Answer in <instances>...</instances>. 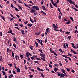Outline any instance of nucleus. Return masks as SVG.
I'll use <instances>...</instances> for the list:
<instances>
[{
    "instance_id": "ea45409f",
    "label": "nucleus",
    "mask_w": 78,
    "mask_h": 78,
    "mask_svg": "<svg viewBox=\"0 0 78 78\" xmlns=\"http://www.w3.org/2000/svg\"><path fill=\"white\" fill-rule=\"evenodd\" d=\"M71 38V36H68V39L69 40H70Z\"/></svg>"
},
{
    "instance_id": "f257e3e1",
    "label": "nucleus",
    "mask_w": 78,
    "mask_h": 78,
    "mask_svg": "<svg viewBox=\"0 0 78 78\" xmlns=\"http://www.w3.org/2000/svg\"><path fill=\"white\" fill-rule=\"evenodd\" d=\"M53 26L54 28V30H55V31H59V30L56 29V28H58V27H57L56 26V25H55V24H53Z\"/></svg>"
},
{
    "instance_id": "9d476101",
    "label": "nucleus",
    "mask_w": 78,
    "mask_h": 78,
    "mask_svg": "<svg viewBox=\"0 0 78 78\" xmlns=\"http://www.w3.org/2000/svg\"><path fill=\"white\" fill-rule=\"evenodd\" d=\"M21 31L23 35H24V30H21Z\"/></svg>"
},
{
    "instance_id": "de8ad7c7",
    "label": "nucleus",
    "mask_w": 78,
    "mask_h": 78,
    "mask_svg": "<svg viewBox=\"0 0 78 78\" xmlns=\"http://www.w3.org/2000/svg\"><path fill=\"white\" fill-rule=\"evenodd\" d=\"M13 47H15L16 48V44H13Z\"/></svg>"
},
{
    "instance_id": "4d7b16f0",
    "label": "nucleus",
    "mask_w": 78,
    "mask_h": 78,
    "mask_svg": "<svg viewBox=\"0 0 78 78\" xmlns=\"http://www.w3.org/2000/svg\"><path fill=\"white\" fill-rule=\"evenodd\" d=\"M50 51H51V53H53V51L51 50V48H50Z\"/></svg>"
},
{
    "instance_id": "3c124183",
    "label": "nucleus",
    "mask_w": 78,
    "mask_h": 78,
    "mask_svg": "<svg viewBox=\"0 0 78 78\" xmlns=\"http://www.w3.org/2000/svg\"><path fill=\"white\" fill-rule=\"evenodd\" d=\"M59 64L60 66V67H62V64H61V63H59Z\"/></svg>"
},
{
    "instance_id": "ddd939ff",
    "label": "nucleus",
    "mask_w": 78,
    "mask_h": 78,
    "mask_svg": "<svg viewBox=\"0 0 78 78\" xmlns=\"http://www.w3.org/2000/svg\"><path fill=\"white\" fill-rule=\"evenodd\" d=\"M13 39H14V42H17V40L16 39V37H13Z\"/></svg>"
},
{
    "instance_id": "052dcab7",
    "label": "nucleus",
    "mask_w": 78,
    "mask_h": 78,
    "mask_svg": "<svg viewBox=\"0 0 78 78\" xmlns=\"http://www.w3.org/2000/svg\"><path fill=\"white\" fill-rule=\"evenodd\" d=\"M30 70H31L32 72H34V69H30Z\"/></svg>"
},
{
    "instance_id": "7ed1b4c3",
    "label": "nucleus",
    "mask_w": 78,
    "mask_h": 78,
    "mask_svg": "<svg viewBox=\"0 0 78 78\" xmlns=\"http://www.w3.org/2000/svg\"><path fill=\"white\" fill-rule=\"evenodd\" d=\"M30 12L32 13H34V12H35V9H31V10L30 11Z\"/></svg>"
},
{
    "instance_id": "bb28decb",
    "label": "nucleus",
    "mask_w": 78,
    "mask_h": 78,
    "mask_svg": "<svg viewBox=\"0 0 78 78\" xmlns=\"http://www.w3.org/2000/svg\"><path fill=\"white\" fill-rule=\"evenodd\" d=\"M50 6L51 7V8L52 9L53 8V6H52V5H51V3H50Z\"/></svg>"
},
{
    "instance_id": "c756f323",
    "label": "nucleus",
    "mask_w": 78,
    "mask_h": 78,
    "mask_svg": "<svg viewBox=\"0 0 78 78\" xmlns=\"http://www.w3.org/2000/svg\"><path fill=\"white\" fill-rule=\"evenodd\" d=\"M74 9H75V11H78V10L77 9H76V8H74L73 7H72Z\"/></svg>"
},
{
    "instance_id": "a19ab883",
    "label": "nucleus",
    "mask_w": 78,
    "mask_h": 78,
    "mask_svg": "<svg viewBox=\"0 0 78 78\" xmlns=\"http://www.w3.org/2000/svg\"><path fill=\"white\" fill-rule=\"evenodd\" d=\"M51 2L52 4H53V5H54V4H55V3H54V2H53V0H51Z\"/></svg>"
},
{
    "instance_id": "f3484780",
    "label": "nucleus",
    "mask_w": 78,
    "mask_h": 78,
    "mask_svg": "<svg viewBox=\"0 0 78 78\" xmlns=\"http://www.w3.org/2000/svg\"><path fill=\"white\" fill-rule=\"evenodd\" d=\"M58 50L61 52L62 53H64V51H62V50H61V49H59Z\"/></svg>"
},
{
    "instance_id": "0e129e2a",
    "label": "nucleus",
    "mask_w": 78,
    "mask_h": 78,
    "mask_svg": "<svg viewBox=\"0 0 78 78\" xmlns=\"http://www.w3.org/2000/svg\"><path fill=\"white\" fill-rule=\"evenodd\" d=\"M69 60H70V61H72V59H71V58H70L69 57H68V58Z\"/></svg>"
},
{
    "instance_id": "c03bdc74",
    "label": "nucleus",
    "mask_w": 78,
    "mask_h": 78,
    "mask_svg": "<svg viewBox=\"0 0 78 78\" xmlns=\"http://www.w3.org/2000/svg\"><path fill=\"white\" fill-rule=\"evenodd\" d=\"M57 73H58V75L59 76H60L61 75V74L60 73H59L57 72Z\"/></svg>"
},
{
    "instance_id": "f8f14e48",
    "label": "nucleus",
    "mask_w": 78,
    "mask_h": 78,
    "mask_svg": "<svg viewBox=\"0 0 78 78\" xmlns=\"http://www.w3.org/2000/svg\"><path fill=\"white\" fill-rule=\"evenodd\" d=\"M2 18L4 21H5V18L4 17V16H1Z\"/></svg>"
},
{
    "instance_id": "a211bd4d",
    "label": "nucleus",
    "mask_w": 78,
    "mask_h": 78,
    "mask_svg": "<svg viewBox=\"0 0 78 78\" xmlns=\"http://www.w3.org/2000/svg\"><path fill=\"white\" fill-rule=\"evenodd\" d=\"M73 53H74V54H75V55H77L78 53H76V52H75V51H73Z\"/></svg>"
},
{
    "instance_id": "a878e982",
    "label": "nucleus",
    "mask_w": 78,
    "mask_h": 78,
    "mask_svg": "<svg viewBox=\"0 0 78 78\" xmlns=\"http://www.w3.org/2000/svg\"><path fill=\"white\" fill-rule=\"evenodd\" d=\"M34 62L35 63H37V64H39V62H38V61H34Z\"/></svg>"
},
{
    "instance_id": "e433bc0d",
    "label": "nucleus",
    "mask_w": 78,
    "mask_h": 78,
    "mask_svg": "<svg viewBox=\"0 0 78 78\" xmlns=\"http://www.w3.org/2000/svg\"><path fill=\"white\" fill-rule=\"evenodd\" d=\"M36 59H37V60H38V61H41V59L39 58H37Z\"/></svg>"
},
{
    "instance_id": "09e8293b",
    "label": "nucleus",
    "mask_w": 78,
    "mask_h": 78,
    "mask_svg": "<svg viewBox=\"0 0 78 78\" xmlns=\"http://www.w3.org/2000/svg\"><path fill=\"white\" fill-rule=\"evenodd\" d=\"M12 73L14 74H15L16 75V72H15V71H13L12 72Z\"/></svg>"
},
{
    "instance_id": "6e6552de",
    "label": "nucleus",
    "mask_w": 78,
    "mask_h": 78,
    "mask_svg": "<svg viewBox=\"0 0 78 78\" xmlns=\"http://www.w3.org/2000/svg\"><path fill=\"white\" fill-rule=\"evenodd\" d=\"M35 43L37 47H38L39 46V44H38V43H37L36 41H35Z\"/></svg>"
},
{
    "instance_id": "423d86ee",
    "label": "nucleus",
    "mask_w": 78,
    "mask_h": 78,
    "mask_svg": "<svg viewBox=\"0 0 78 78\" xmlns=\"http://www.w3.org/2000/svg\"><path fill=\"white\" fill-rule=\"evenodd\" d=\"M42 7L43 9V10H44V11H46V9H45V6H44V5L42 6Z\"/></svg>"
},
{
    "instance_id": "9b49d317",
    "label": "nucleus",
    "mask_w": 78,
    "mask_h": 78,
    "mask_svg": "<svg viewBox=\"0 0 78 78\" xmlns=\"http://www.w3.org/2000/svg\"><path fill=\"white\" fill-rule=\"evenodd\" d=\"M70 3H71V4H73V5H75V2H74L73 1L72 2V1Z\"/></svg>"
},
{
    "instance_id": "20e7f679",
    "label": "nucleus",
    "mask_w": 78,
    "mask_h": 78,
    "mask_svg": "<svg viewBox=\"0 0 78 78\" xmlns=\"http://www.w3.org/2000/svg\"><path fill=\"white\" fill-rule=\"evenodd\" d=\"M40 56H41V57H42L43 58H44V59H45V54H40Z\"/></svg>"
},
{
    "instance_id": "473e14b6",
    "label": "nucleus",
    "mask_w": 78,
    "mask_h": 78,
    "mask_svg": "<svg viewBox=\"0 0 78 78\" xmlns=\"http://www.w3.org/2000/svg\"><path fill=\"white\" fill-rule=\"evenodd\" d=\"M20 57L21 59H22V58H23V55H20Z\"/></svg>"
},
{
    "instance_id": "5701e85b",
    "label": "nucleus",
    "mask_w": 78,
    "mask_h": 78,
    "mask_svg": "<svg viewBox=\"0 0 78 78\" xmlns=\"http://www.w3.org/2000/svg\"><path fill=\"white\" fill-rule=\"evenodd\" d=\"M40 43L41 45H43V44H42V41L41 40V42H40Z\"/></svg>"
},
{
    "instance_id": "4468645a",
    "label": "nucleus",
    "mask_w": 78,
    "mask_h": 78,
    "mask_svg": "<svg viewBox=\"0 0 78 78\" xmlns=\"http://www.w3.org/2000/svg\"><path fill=\"white\" fill-rule=\"evenodd\" d=\"M41 12L42 14H44V15H46V13H45L44 11H41Z\"/></svg>"
},
{
    "instance_id": "393cba45",
    "label": "nucleus",
    "mask_w": 78,
    "mask_h": 78,
    "mask_svg": "<svg viewBox=\"0 0 78 78\" xmlns=\"http://www.w3.org/2000/svg\"><path fill=\"white\" fill-rule=\"evenodd\" d=\"M70 33V32H66L65 33V34H69Z\"/></svg>"
},
{
    "instance_id": "4be33fe9",
    "label": "nucleus",
    "mask_w": 78,
    "mask_h": 78,
    "mask_svg": "<svg viewBox=\"0 0 78 78\" xmlns=\"http://www.w3.org/2000/svg\"><path fill=\"white\" fill-rule=\"evenodd\" d=\"M63 46L64 48H67V47L66 46V44H64Z\"/></svg>"
},
{
    "instance_id": "cd10ccee",
    "label": "nucleus",
    "mask_w": 78,
    "mask_h": 78,
    "mask_svg": "<svg viewBox=\"0 0 78 78\" xmlns=\"http://www.w3.org/2000/svg\"><path fill=\"white\" fill-rule=\"evenodd\" d=\"M12 55L13 57H14V52H13V51L12 52Z\"/></svg>"
},
{
    "instance_id": "b1692460",
    "label": "nucleus",
    "mask_w": 78,
    "mask_h": 78,
    "mask_svg": "<svg viewBox=\"0 0 78 78\" xmlns=\"http://www.w3.org/2000/svg\"><path fill=\"white\" fill-rule=\"evenodd\" d=\"M27 25L28 27H31L32 26V24H27Z\"/></svg>"
},
{
    "instance_id": "58836bf2",
    "label": "nucleus",
    "mask_w": 78,
    "mask_h": 78,
    "mask_svg": "<svg viewBox=\"0 0 78 78\" xmlns=\"http://www.w3.org/2000/svg\"><path fill=\"white\" fill-rule=\"evenodd\" d=\"M39 51L41 52V53H43V52H42V50H41V49H39Z\"/></svg>"
},
{
    "instance_id": "f03ea898",
    "label": "nucleus",
    "mask_w": 78,
    "mask_h": 78,
    "mask_svg": "<svg viewBox=\"0 0 78 78\" xmlns=\"http://www.w3.org/2000/svg\"><path fill=\"white\" fill-rule=\"evenodd\" d=\"M9 30H10V31H8V32H7V33H11V34H12V35H14V34H13V33H12V30H11V29H10V28H9Z\"/></svg>"
},
{
    "instance_id": "49530a36",
    "label": "nucleus",
    "mask_w": 78,
    "mask_h": 78,
    "mask_svg": "<svg viewBox=\"0 0 78 78\" xmlns=\"http://www.w3.org/2000/svg\"><path fill=\"white\" fill-rule=\"evenodd\" d=\"M72 47H73V48H75V49L77 48H76V47L75 46H73Z\"/></svg>"
},
{
    "instance_id": "2eb2a0df",
    "label": "nucleus",
    "mask_w": 78,
    "mask_h": 78,
    "mask_svg": "<svg viewBox=\"0 0 78 78\" xmlns=\"http://www.w3.org/2000/svg\"><path fill=\"white\" fill-rule=\"evenodd\" d=\"M58 70V69L56 68H54V71H55V72H57V70Z\"/></svg>"
},
{
    "instance_id": "412c9836",
    "label": "nucleus",
    "mask_w": 78,
    "mask_h": 78,
    "mask_svg": "<svg viewBox=\"0 0 78 78\" xmlns=\"http://www.w3.org/2000/svg\"><path fill=\"white\" fill-rule=\"evenodd\" d=\"M62 73H65V70H64V69H62Z\"/></svg>"
},
{
    "instance_id": "bf43d9fd",
    "label": "nucleus",
    "mask_w": 78,
    "mask_h": 78,
    "mask_svg": "<svg viewBox=\"0 0 78 78\" xmlns=\"http://www.w3.org/2000/svg\"><path fill=\"white\" fill-rule=\"evenodd\" d=\"M59 2V0H57V2H56V3H58Z\"/></svg>"
},
{
    "instance_id": "1a4fd4ad",
    "label": "nucleus",
    "mask_w": 78,
    "mask_h": 78,
    "mask_svg": "<svg viewBox=\"0 0 78 78\" xmlns=\"http://www.w3.org/2000/svg\"><path fill=\"white\" fill-rule=\"evenodd\" d=\"M14 8H15L16 11H20L17 8H16V7H14Z\"/></svg>"
},
{
    "instance_id": "0eeeda50",
    "label": "nucleus",
    "mask_w": 78,
    "mask_h": 78,
    "mask_svg": "<svg viewBox=\"0 0 78 78\" xmlns=\"http://www.w3.org/2000/svg\"><path fill=\"white\" fill-rule=\"evenodd\" d=\"M18 7L19 8L21 9V10H22V8L21 7V6H20L19 5H18Z\"/></svg>"
},
{
    "instance_id": "5fc2aeb1",
    "label": "nucleus",
    "mask_w": 78,
    "mask_h": 78,
    "mask_svg": "<svg viewBox=\"0 0 78 78\" xmlns=\"http://www.w3.org/2000/svg\"><path fill=\"white\" fill-rule=\"evenodd\" d=\"M33 8H34V9H36V7L35 6H33Z\"/></svg>"
},
{
    "instance_id": "603ef678",
    "label": "nucleus",
    "mask_w": 78,
    "mask_h": 78,
    "mask_svg": "<svg viewBox=\"0 0 78 78\" xmlns=\"http://www.w3.org/2000/svg\"><path fill=\"white\" fill-rule=\"evenodd\" d=\"M27 59H28V61H30V57H28L27 58Z\"/></svg>"
},
{
    "instance_id": "a18cd8bd",
    "label": "nucleus",
    "mask_w": 78,
    "mask_h": 78,
    "mask_svg": "<svg viewBox=\"0 0 78 78\" xmlns=\"http://www.w3.org/2000/svg\"><path fill=\"white\" fill-rule=\"evenodd\" d=\"M75 7L76 8H78V5H77L76 4L75 5Z\"/></svg>"
},
{
    "instance_id": "37998d69",
    "label": "nucleus",
    "mask_w": 78,
    "mask_h": 78,
    "mask_svg": "<svg viewBox=\"0 0 78 78\" xmlns=\"http://www.w3.org/2000/svg\"><path fill=\"white\" fill-rule=\"evenodd\" d=\"M27 53L28 54V55H30V56H32V55L30 53V52H27Z\"/></svg>"
},
{
    "instance_id": "c9c22d12",
    "label": "nucleus",
    "mask_w": 78,
    "mask_h": 78,
    "mask_svg": "<svg viewBox=\"0 0 78 78\" xmlns=\"http://www.w3.org/2000/svg\"><path fill=\"white\" fill-rule=\"evenodd\" d=\"M66 70L68 71V72H70V70L69 69V68H66Z\"/></svg>"
},
{
    "instance_id": "69168bd1",
    "label": "nucleus",
    "mask_w": 78,
    "mask_h": 78,
    "mask_svg": "<svg viewBox=\"0 0 78 78\" xmlns=\"http://www.w3.org/2000/svg\"><path fill=\"white\" fill-rule=\"evenodd\" d=\"M30 48L32 50H33V46H31Z\"/></svg>"
},
{
    "instance_id": "13d9d810",
    "label": "nucleus",
    "mask_w": 78,
    "mask_h": 78,
    "mask_svg": "<svg viewBox=\"0 0 78 78\" xmlns=\"http://www.w3.org/2000/svg\"><path fill=\"white\" fill-rule=\"evenodd\" d=\"M18 2L20 3H22V2L21 1H20V0H19Z\"/></svg>"
},
{
    "instance_id": "aec40b11",
    "label": "nucleus",
    "mask_w": 78,
    "mask_h": 78,
    "mask_svg": "<svg viewBox=\"0 0 78 78\" xmlns=\"http://www.w3.org/2000/svg\"><path fill=\"white\" fill-rule=\"evenodd\" d=\"M2 73L3 75H5L6 74V73L4 71H2Z\"/></svg>"
},
{
    "instance_id": "7c9ffc66",
    "label": "nucleus",
    "mask_w": 78,
    "mask_h": 78,
    "mask_svg": "<svg viewBox=\"0 0 78 78\" xmlns=\"http://www.w3.org/2000/svg\"><path fill=\"white\" fill-rule=\"evenodd\" d=\"M70 19H71V20L73 21V18L71 16L70 17Z\"/></svg>"
},
{
    "instance_id": "338daca9",
    "label": "nucleus",
    "mask_w": 78,
    "mask_h": 78,
    "mask_svg": "<svg viewBox=\"0 0 78 78\" xmlns=\"http://www.w3.org/2000/svg\"><path fill=\"white\" fill-rule=\"evenodd\" d=\"M9 66H10V67H12V64H8Z\"/></svg>"
},
{
    "instance_id": "6e6d98bb",
    "label": "nucleus",
    "mask_w": 78,
    "mask_h": 78,
    "mask_svg": "<svg viewBox=\"0 0 78 78\" xmlns=\"http://www.w3.org/2000/svg\"><path fill=\"white\" fill-rule=\"evenodd\" d=\"M18 57V56H17V55L15 56L16 60H17V59Z\"/></svg>"
},
{
    "instance_id": "2f4dec72",
    "label": "nucleus",
    "mask_w": 78,
    "mask_h": 78,
    "mask_svg": "<svg viewBox=\"0 0 78 78\" xmlns=\"http://www.w3.org/2000/svg\"><path fill=\"white\" fill-rule=\"evenodd\" d=\"M72 55V54L69 53L67 55V56H71Z\"/></svg>"
},
{
    "instance_id": "680f3d73",
    "label": "nucleus",
    "mask_w": 78,
    "mask_h": 78,
    "mask_svg": "<svg viewBox=\"0 0 78 78\" xmlns=\"http://www.w3.org/2000/svg\"><path fill=\"white\" fill-rule=\"evenodd\" d=\"M0 33H1V34H0L1 36H2V35H3V34H2V32H1Z\"/></svg>"
},
{
    "instance_id": "dca6fc26",
    "label": "nucleus",
    "mask_w": 78,
    "mask_h": 78,
    "mask_svg": "<svg viewBox=\"0 0 78 78\" xmlns=\"http://www.w3.org/2000/svg\"><path fill=\"white\" fill-rule=\"evenodd\" d=\"M53 5L54 6H55V7H58V5H57L56 4V3H55L54 4V5Z\"/></svg>"
},
{
    "instance_id": "f704fd0d",
    "label": "nucleus",
    "mask_w": 78,
    "mask_h": 78,
    "mask_svg": "<svg viewBox=\"0 0 78 78\" xmlns=\"http://www.w3.org/2000/svg\"><path fill=\"white\" fill-rule=\"evenodd\" d=\"M26 55H27V57H29V56H30V55H29V54H28V52H27V53L26 54Z\"/></svg>"
},
{
    "instance_id": "c85d7f7f",
    "label": "nucleus",
    "mask_w": 78,
    "mask_h": 78,
    "mask_svg": "<svg viewBox=\"0 0 78 78\" xmlns=\"http://www.w3.org/2000/svg\"><path fill=\"white\" fill-rule=\"evenodd\" d=\"M41 75L42 77V78L45 77V76H44V75H43V73H41Z\"/></svg>"
},
{
    "instance_id": "4c0bfd02",
    "label": "nucleus",
    "mask_w": 78,
    "mask_h": 78,
    "mask_svg": "<svg viewBox=\"0 0 78 78\" xmlns=\"http://www.w3.org/2000/svg\"><path fill=\"white\" fill-rule=\"evenodd\" d=\"M68 2H69V3H71V2L72 1V0H67Z\"/></svg>"
},
{
    "instance_id": "8fccbe9b",
    "label": "nucleus",
    "mask_w": 78,
    "mask_h": 78,
    "mask_svg": "<svg viewBox=\"0 0 78 78\" xmlns=\"http://www.w3.org/2000/svg\"><path fill=\"white\" fill-rule=\"evenodd\" d=\"M55 66H56V67H58L59 65L58 64H55Z\"/></svg>"
},
{
    "instance_id": "e2e57ef3",
    "label": "nucleus",
    "mask_w": 78,
    "mask_h": 78,
    "mask_svg": "<svg viewBox=\"0 0 78 78\" xmlns=\"http://www.w3.org/2000/svg\"><path fill=\"white\" fill-rule=\"evenodd\" d=\"M31 58L32 60H34V57H31Z\"/></svg>"
},
{
    "instance_id": "774afa93",
    "label": "nucleus",
    "mask_w": 78,
    "mask_h": 78,
    "mask_svg": "<svg viewBox=\"0 0 78 78\" xmlns=\"http://www.w3.org/2000/svg\"><path fill=\"white\" fill-rule=\"evenodd\" d=\"M37 41H38L39 42H40V40H39L38 39H36Z\"/></svg>"
},
{
    "instance_id": "39448f33",
    "label": "nucleus",
    "mask_w": 78,
    "mask_h": 78,
    "mask_svg": "<svg viewBox=\"0 0 78 78\" xmlns=\"http://www.w3.org/2000/svg\"><path fill=\"white\" fill-rule=\"evenodd\" d=\"M46 32L47 33H48L50 31V30H49V28H47L46 30Z\"/></svg>"
},
{
    "instance_id": "864d4df0",
    "label": "nucleus",
    "mask_w": 78,
    "mask_h": 78,
    "mask_svg": "<svg viewBox=\"0 0 78 78\" xmlns=\"http://www.w3.org/2000/svg\"><path fill=\"white\" fill-rule=\"evenodd\" d=\"M41 59H43L44 61H45V59L43 58H41Z\"/></svg>"
},
{
    "instance_id": "79ce46f5",
    "label": "nucleus",
    "mask_w": 78,
    "mask_h": 78,
    "mask_svg": "<svg viewBox=\"0 0 78 78\" xmlns=\"http://www.w3.org/2000/svg\"><path fill=\"white\" fill-rule=\"evenodd\" d=\"M49 67H50L51 68H52V66L51 65H50V64H49Z\"/></svg>"
},
{
    "instance_id": "6ab92c4d",
    "label": "nucleus",
    "mask_w": 78,
    "mask_h": 78,
    "mask_svg": "<svg viewBox=\"0 0 78 78\" xmlns=\"http://www.w3.org/2000/svg\"><path fill=\"white\" fill-rule=\"evenodd\" d=\"M17 72H20V70L19 68H17Z\"/></svg>"
},
{
    "instance_id": "72a5a7b5",
    "label": "nucleus",
    "mask_w": 78,
    "mask_h": 78,
    "mask_svg": "<svg viewBox=\"0 0 78 78\" xmlns=\"http://www.w3.org/2000/svg\"><path fill=\"white\" fill-rule=\"evenodd\" d=\"M66 24H69L70 23V20H68V22H66Z\"/></svg>"
}]
</instances>
